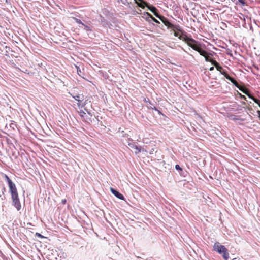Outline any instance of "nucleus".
<instances>
[{"label":"nucleus","mask_w":260,"mask_h":260,"mask_svg":"<svg viewBox=\"0 0 260 260\" xmlns=\"http://www.w3.org/2000/svg\"><path fill=\"white\" fill-rule=\"evenodd\" d=\"M10 191L11 194V197L13 201V204L17 209V211L21 209V206L18 198V194L15 184L13 182L8 184Z\"/></svg>","instance_id":"1"},{"label":"nucleus","mask_w":260,"mask_h":260,"mask_svg":"<svg viewBox=\"0 0 260 260\" xmlns=\"http://www.w3.org/2000/svg\"><path fill=\"white\" fill-rule=\"evenodd\" d=\"M185 41L188 44V45L192 48L194 50L198 52V50L201 48L200 45L198 42L192 38H190L186 37L185 39Z\"/></svg>","instance_id":"2"},{"label":"nucleus","mask_w":260,"mask_h":260,"mask_svg":"<svg viewBox=\"0 0 260 260\" xmlns=\"http://www.w3.org/2000/svg\"><path fill=\"white\" fill-rule=\"evenodd\" d=\"M161 21L168 28H171L173 30L181 31V28L179 25L173 24L167 18L162 17Z\"/></svg>","instance_id":"3"},{"label":"nucleus","mask_w":260,"mask_h":260,"mask_svg":"<svg viewBox=\"0 0 260 260\" xmlns=\"http://www.w3.org/2000/svg\"><path fill=\"white\" fill-rule=\"evenodd\" d=\"M78 113L79 114L80 117L82 118V120L85 122L87 123H90L92 122L91 117L88 115L85 111L82 110H80L79 111H78Z\"/></svg>","instance_id":"4"},{"label":"nucleus","mask_w":260,"mask_h":260,"mask_svg":"<svg viewBox=\"0 0 260 260\" xmlns=\"http://www.w3.org/2000/svg\"><path fill=\"white\" fill-rule=\"evenodd\" d=\"M241 91L243 92L244 94L247 95L248 98L252 99L256 104H257L259 107H260V101L257 99L253 96L251 94H250L249 92V91L247 89H240Z\"/></svg>","instance_id":"5"},{"label":"nucleus","mask_w":260,"mask_h":260,"mask_svg":"<svg viewBox=\"0 0 260 260\" xmlns=\"http://www.w3.org/2000/svg\"><path fill=\"white\" fill-rule=\"evenodd\" d=\"M205 61L207 62H211L212 64L214 65L218 70H219L222 67L219 65V63H218L216 60H212L210 57L205 56Z\"/></svg>","instance_id":"6"},{"label":"nucleus","mask_w":260,"mask_h":260,"mask_svg":"<svg viewBox=\"0 0 260 260\" xmlns=\"http://www.w3.org/2000/svg\"><path fill=\"white\" fill-rule=\"evenodd\" d=\"M225 248L224 246L220 245L219 243H215L214 246V249L219 254H222Z\"/></svg>","instance_id":"7"},{"label":"nucleus","mask_w":260,"mask_h":260,"mask_svg":"<svg viewBox=\"0 0 260 260\" xmlns=\"http://www.w3.org/2000/svg\"><path fill=\"white\" fill-rule=\"evenodd\" d=\"M145 7H147L148 9L151 11L152 12L154 15L157 17V18H158L161 21V19H162V17H164V16H160L159 15H158L156 12V8L154 7V6H149L148 5V4H147V6H146Z\"/></svg>","instance_id":"8"},{"label":"nucleus","mask_w":260,"mask_h":260,"mask_svg":"<svg viewBox=\"0 0 260 260\" xmlns=\"http://www.w3.org/2000/svg\"><path fill=\"white\" fill-rule=\"evenodd\" d=\"M110 190L112 194H114L117 198L122 200H124V197L117 190L114 189L112 187H111Z\"/></svg>","instance_id":"9"},{"label":"nucleus","mask_w":260,"mask_h":260,"mask_svg":"<svg viewBox=\"0 0 260 260\" xmlns=\"http://www.w3.org/2000/svg\"><path fill=\"white\" fill-rule=\"evenodd\" d=\"M221 73L224 75V77L227 79L228 80H229L230 81H231L234 85H235L236 86H237V83L236 81V80L231 77L228 74H227L226 72H221Z\"/></svg>","instance_id":"10"},{"label":"nucleus","mask_w":260,"mask_h":260,"mask_svg":"<svg viewBox=\"0 0 260 260\" xmlns=\"http://www.w3.org/2000/svg\"><path fill=\"white\" fill-rule=\"evenodd\" d=\"M144 15H146L147 16L145 18V19L147 20V21H150L149 20V18H151V19L154 21V22L156 23H160L159 21L158 20H157L156 18H155L154 17H153L150 13H148V12H146L145 14H144Z\"/></svg>","instance_id":"11"},{"label":"nucleus","mask_w":260,"mask_h":260,"mask_svg":"<svg viewBox=\"0 0 260 260\" xmlns=\"http://www.w3.org/2000/svg\"><path fill=\"white\" fill-rule=\"evenodd\" d=\"M135 3L143 9L147 5V3L143 0H135Z\"/></svg>","instance_id":"12"},{"label":"nucleus","mask_w":260,"mask_h":260,"mask_svg":"<svg viewBox=\"0 0 260 260\" xmlns=\"http://www.w3.org/2000/svg\"><path fill=\"white\" fill-rule=\"evenodd\" d=\"M72 96L78 102H81L84 100V96L82 94H78L76 95H72Z\"/></svg>","instance_id":"13"},{"label":"nucleus","mask_w":260,"mask_h":260,"mask_svg":"<svg viewBox=\"0 0 260 260\" xmlns=\"http://www.w3.org/2000/svg\"><path fill=\"white\" fill-rule=\"evenodd\" d=\"M222 255V257L225 260H229V253L228 252V250L226 248H225L224 249L223 252H222V254H220Z\"/></svg>","instance_id":"14"},{"label":"nucleus","mask_w":260,"mask_h":260,"mask_svg":"<svg viewBox=\"0 0 260 260\" xmlns=\"http://www.w3.org/2000/svg\"><path fill=\"white\" fill-rule=\"evenodd\" d=\"M148 103L149 104V106H148V108L149 109H153V110H155V111H156L159 114V115H162V113L159 111L155 107V106L152 104L150 101L149 100H148Z\"/></svg>","instance_id":"15"},{"label":"nucleus","mask_w":260,"mask_h":260,"mask_svg":"<svg viewBox=\"0 0 260 260\" xmlns=\"http://www.w3.org/2000/svg\"><path fill=\"white\" fill-rule=\"evenodd\" d=\"M198 52H199L201 55L204 57L208 55V53L205 50L202 49L201 48H200L199 50H198Z\"/></svg>","instance_id":"16"},{"label":"nucleus","mask_w":260,"mask_h":260,"mask_svg":"<svg viewBox=\"0 0 260 260\" xmlns=\"http://www.w3.org/2000/svg\"><path fill=\"white\" fill-rule=\"evenodd\" d=\"M82 26L84 27V30L85 31H86L87 32H88V31L91 32L92 30V27L90 26L87 25L84 23V25H82Z\"/></svg>","instance_id":"17"},{"label":"nucleus","mask_w":260,"mask_h":260,"mask_svg":"<svg viewBox=\"0 0 260 260\" xmlns=\"http://www.w3.org/2000/svg\"><path fill=\"white\" fill-rule=\"evenodd\" d=\"M74 19L75 20V22L78 24L81 25V26L84 25V23L81 21L80 19L77 18H74Z\"/></svg>","instance_id":"18"},{"label":"nucleus","mask_w":260,"mask_h":260,"mask_svg":"<svg viewBox=\"0 0 260 260\" xmlns=\"http://www.w3.org/2000/svg\"><path fill=\"white\" fill-rule=\"evenodd\" d=\"M4 178H5V180L7 181V182H8V184L12 182V181L9 178V177L6 174L4 176Z\"/></svg>","instance_id":"19"},{"label":"nucleus","mask_w":260,"mask_h":260,"mask_svg":"<svg viewBox=\"0 0 260 260\" xmlns=\"http://www.w3.org/2000/svg\"><path fill=\"white\" fill-rule=\"evenodd\" d=\"M84 110L87 112V114L90 117H92L93 114L91 111H89L86 108H84Z\"/></svg>","instance_id":"20"},{"label":"nucleus","mask_w":260,"mask_h":260,"mask_svg":"<svg viewBox=\"0 0 260 260\" xmlns=\"http://www.w3.org/2000/svg\"><path fill=\"white\" fill-rule=\"evenodd\" d=\"M81 103V102H78V103H77V106H78V107L79 108H80V107L82 108V107H84V106L85 105V103H84V104H81V103Z\"/></svg>","instance_id":"21"},{"label":"nucleus","mask_w":260,"mask_h":260,"mask_svg":"<svg viewBox=\"0 0 260 260\" xmlns=\"http://www.w3.org/2000/svg\"><path fill=\"white\" fill-rule=\"evenodd\" d=\"M175 169L177 170H179V171H181L182 170V168L180 167V166L178 164L176 165H175Z\"/></svg>","instance_id":"22"},{"label":"nucleus","mask_w":260,"mask_h":260,"mask_svg":"<svg viewBox=\"0 0 260 260\" xmlns=\"http://www.w3.org/2000/svg\"><path fill=\"white\" fill-rule=\"evenodd\" d=\"M35 235L37 237H40V238H44V237L43 236H42L41 234L39 233H36Z\"/></svg>","instance_id":"23"},{"label":"nucleus","mask_w":260,"mask_h":260,"mask_svg":"<svg viewBox=\"0 0 260 260\" xmlns=\"http://www.w3.org/2000/svg\"><path fill=\"white\" fill-rule=\"evenodd\" d=\"M121 3L124 5H126L127 4H129V3L127 2V0H121Z\"/></svg>","instance_id":"24"},{"label":"nucleus","mask_w":260,"mask_h":260,"mask_svg":"<svg viewBox=\"0 0 260 260\" xmlns=\"http://www.w3.org/2000/svg\"><path fill=\"white\" fill-rule=\"evenodd\" d=\"M239 2L243 6L245 5V0H239Z\"/></svg>","instance_id":"25"},{"label":"nucleus","mask_w":260,"mask_h":260,"mask_svg":"<svg viewBox=\"0 0 260 260\" xmlns=\"http://www.w3.org/2000/svg\"><path fill=\"white\" fill-rule=\"evenodd\" d=\"M240 97L241 99L246 100V98L244 95H242L241 94H240Z\"/></svg>","instance_id":"26"},{"label":"nucleus","mask_w":260,"mask_h":260,"mask_svg":"<svg viewBox=\"0 0 260 260\" xmlns=\"http://www.w3.org/2000/svg\"><path fill=\"white\" fill-rule=\"evenodd\" d=\"M135 148H136V150H137V152H136V153H139V152H140L141 149H139V148L138 147V146H135Z\"/></svg>","instance_id":"27"},{"label":"nucleus","mask_w":260,"mask_h":260,"mask_svg":"<svg viewBox=\"0 0 260 260\" xmlns=\"http://www.w3.org/2000/svg\"><path fill=\"white\" fill-rule=\"evenodd\" d=\"M214 69V67L213 66L212 67H211L210 68H209V70L210 71H213V70Z\"/></svg>","instance_id":"28"},{"label":"nucleus","mask_w":260,"mask_h":260,"mask_svg":"<svg viewBox=\"0 0 260 260\" xmlns=\"http://www.w3.org/2000/svg\"><path fill=\"white\" fill-rule=\"evenodd\" d=\"M77 72H78V74L79 75H80L79 72H81V71H80V70H79V68H77Z\"/></svg>","instance_id":"29"},{"label":"nucleus","mask_w":260,"mask_h":260,"mask_svg":"<svg viewBox=\"0 0 260 260\" xmlns=\"http://www.w3.org/2000/svg\"><path fill=\"white\" fill-rule=\"evenodd\" d=\"M232 260H241V259L239 258H233Z\"/></svg>","instance_id":"30"},{"label":"nucleus","mask_w":260,"mask_h":260,"mask_svg":"<svg viewBox=\"0 0 260 260\" xmlns=\"http://www.w3.org/2000/svg\"><path fill=\"white\" fill-rule=\"evenodd\" d=\"M62 203L65 204V203L66 202V200H65V199H64V200H63L62 201Z\"/></svg>","instance_id":"31"},{"label":"nucleus","mask_w":260,"mask_h":260,"mask_svg":"<svg viewBox=\"0 0 260 260\" xmlns=\"http://www.w3.org/2000/svg\"><path fill=\"white\" fill-rule=\"evenodd\" d=\"M174 36H176V37H177L178 36V34L176 33V32H174Z\"/></svg>","instance_id":"32"},{"label":"nucleus","mask_w":260,"mask_h":260,"mask_svg":"<svg viewBox=\"0 0 260 260\" xmlns=\"http://www.w3.org/2000/svg\"><path fill=\"white\" fill-rule=\"evenodd\" d=\"M120 128L119 129V131H120V132H123V131H122V130H120Z\"/></svg>","instance_id":"33"},{"label":"nucleus","mask_w":260,"mask_h":260,"mask_svg":"<svg viewBox=\"0 0 260 260\" xmlns=\"http://www.w3.org/2000/svg\"><path fill=\"white\" fill-rule=\"evenodd\" d=\"M120 128L119 129V131H120V132H123V131H122V130H120Z\"/></svg>","instance_id":"34"},{"label":"nucleus","mask_w":260,"mask_h":260,"mask_svg":"<svg viewBox=\"0 0 260 260\" xmlns=\"http://www.w3.org/2000/svg\"><path fill=\"white\" fill-rule=\"evenodd\" d=\"M120 128L119 129V131H120V132H123V131H122V130H120Z\"/></svg>","instance_id":"35"},{"label":"nucleus","mask_w":260,"mask_h":260,"mask_svg":"<svg viewBox=\"0 0 260 260\" xmlns=\"http://www.w3.org/2000/svg\"><path fill=\"white\" fill-rule=\"evenodd\" d=\"M145 101L146 102H148V100L147 101V100H146V99H145Z\"/></svg>","instance_id":"36"}]
</instances>
